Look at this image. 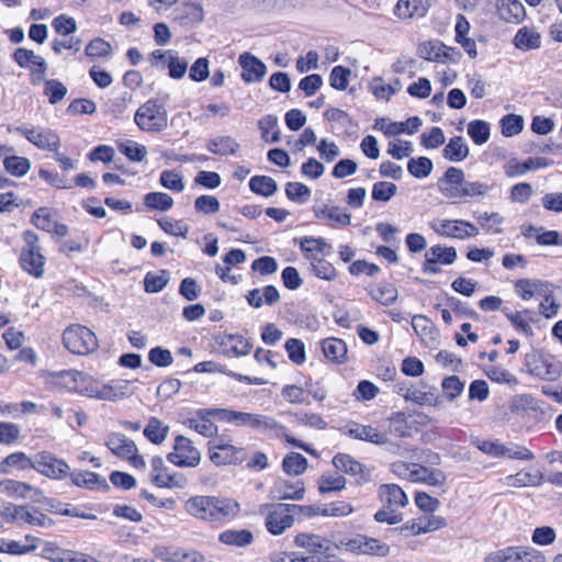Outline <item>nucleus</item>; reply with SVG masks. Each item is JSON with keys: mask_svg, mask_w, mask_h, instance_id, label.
Returning <instances> with one entry per match:
<instances>
[{"mask_svg": "<svg viewBox=\"0 0 562 562\" xmlns=\"http://www.w3.org/2000/svg\"><path fill=\"white\" fill-rule=\"evenodd\" d=\"M259 513L265 516L267 531L273 536L284 533L295 521L291 505L285 503L260 505Z\"/></svg>", "mask_w": 562, "mask_h": 562, "instance_id": "20e7f679", "label": "nucleus"}, {"mask_svg": "<svg viewBox=\"0 0 562 562\" xmlns=\"http://www.w3.org/2000/svg\"><path fill=\"white\" fill-rule=\"evenodd\" d=\"M37 229L54 233L59 237L68 233V227L65 224L58 223L55 215L45 207L37 209Z\"/></svg>", "mask_w": 562, "mask_h": 562, "instance_id": "2f4dec72", "label": "nucleus"}, {"mask_svg": "<svg viewBox=\"0 0 562 562\" xmlns=\"http://www.w3.org/2000/svg\"><path fill=\"white\" fill-rule=\"evenodd\" d=\"M311 189L301 182H288L285 184V195L290 201L302 204L311 196Z\"/></svg>", "mask_w": 562, "mask_h": 562, "instance_id": "774afa93", "label": "nucleus"}, {"mask_svg": "<svg viewBox=\"0 0 562 562\" xmlns=\"http://www.w3.org/2000/svg\"><path fill=\"white\" fill-rule=\"evenodd\" d=\"M169 281V272L160 270L158 274L148 272L144 278V288L147 293L160 292Z\"/></svg>", "mask_w": 562, "mask_h": 562, "instance_id": "e2e57ef3", "label": "nucleus"}, {"mask_svg": "<svg viewBox=\"0 0 562 562\" xmlns=\"http://www.w3.org/2000/svg\"><path fill=\"white\" fill-rule=\"evenodd\" d=\"M144 205L148 210L167 212L173 206V199L165 192H149L144 195Z\"/></svg>", "mask_w": 562, "mask_h": 562, "instance_id": "a18cd8bd", "label": "nucleus"}, {"mask_svg": "<svg viewBox=\"0 0 562 562\" xmlns=\"http://www.w3.org/2000/svg\"><path fill=\"white\" fill-rule=\"evenodd\" d=\"M430 228L446 238L468 239L479 235V228L464 220L435 218L429 223Z\"/></svg>", "mask_w": 562, "mask_h": 562, "instance_id": "423d86ee", "label": "nucleus"}, {"mask_svg": "<svg viewBox=\"0 0 562 562\" xmlns=\"http://www.w3.org/2000/svg\"><path fill=\"white\" fill-rule=\"evenodd\" d=\"M65 347L75 355H88L98 348V340L92 330L82 325H71L63 334Z\"/></svg>", "mask_w": 562, "mask_h": 562, "instance_id": "39448f33", "label": "nucleus"}, {"mask_svg": "<svg viewBox=\"0 0 562 562\" xmlns=\"http://www.w3.org/2000/svg\"><path fill=\"white\" fill-rule=\"evenodd\" d=\"M249 189L258 195L269 198L278 190L276 180L269 176H254L249 180Z\"/></svg>", "mask_w": 562, "mask_h": 562, "instance_id": "37998d69", "label": "nucleus"}, {"mask_svg": "<svg viewBox=\"0 0 562 562\" xmlns=\"http://www.w3.org/2000/svg\"><path fill=\"white\" fill-rule=\"evenodd\" d=\"M34 463L24 452H13L0 462V472L9 473L12 469L26 470L34 468Z\"/></svg>", "mask_w": 562, "mask_h": 562, "instance_id": "a19ab883", "label": "nucleus"}, {"mask_svg": "<svg viewBox=\"0 0 562 562\" xmlns=\"http://www.w3.org/2000/svg\"><path fill=\"white\" fill-rule=\"evenodd\" d=\"M379 495L384 506L389 508L404 507L408 503L407 495L397 484H383L379 488Z\"/></svg>", "mask_w": 562, "mask_h": 562, "instance_id": "393cba45", "label": "nucleus"}, {"mask_svg": "<svg viewBox=\"0 0 562 562\" xmlns=\"http://www.w3.org/2000/svg\"><path fill=\"white\" fill-rule=\"evenodd\" d=\"M446 474L436 468H428L418 463L413 464L411 482L425 483L431 486H442L446 483Z\"/></svg>", "mask_w": 562, "mask_h": 562, "instance_id": "aec40b11", "label": "nucleus"}, {"mask_svg": "<svg viewBox=\"0 0 562 562\" xmlns=\"http://www.w3.org/2000/svg\"><path fill=\"white\" fill-rule=\"evenodd\" d=\"M167 460L177 467L194 468L201 461V453L189 438L178 435L175 438L173 451L167 454Z\"/></svg>", "mask_w": 562, "mask_h": 562, "instance_id": "0eeeda50", "label": "nucleus"}, {"mask_svg": "<svg viewBox=\"0 0 562 562\" xmlns=\"http://www.w3.org/2000/svg\"><path fill=\"white\" fill-rule=\"evenodd\" d=\"M346 486V479L339 474H324L318 482V491L321 494L330 492H339Z\"/></svg>", "mask_w": 562, "mask_h": 562, "instance_id": "0e129e2a", "label": "nucleus"}, {"mask_svg": "<svg viewBox=\"0 0 562 562\" xmlns=\"http://www.w3.org/2000/svg\"><path fill=\"white\" fill-rule=\"evenodd\" d=\"M206 148L210 153L221 156L235 155L239 144L231 136H218L207 142Z\"/></svg>", "mask_w": 562, "mask_h": 562, "instance_id": "4c0bfd02", "label": "nucleus"}, {"mask_svg": "<svg viewBox=\"0 0 562 562\" xmlns=\"http://www.w3.org/2000/svg\"><path fill=\"white\" fill-rule=\"evenodd\" d=\"M105 446L109 450L120 459L125 460L137 451L135 442L120 432H111L105 437Z\"/></svg>", "mask_w": 562, "mask_h": 562, "instance_id": "412c9836", "label": "nucleus"}, {"mask_svg": "<svg viewBox=\"0 0 562 562\" xmlns=\"http://www.w3.org/2000/svg\"><path fill=\"white\" fill-rule=\"evenodd\" d=\"M134 122L144 132L159 133L168 126V114L164 105L150 99L136 110Z\"/></svg>", "mask_w": 562, "mask_h": 562, "instance_id": "7ed1b4c3", "label": "nucleus"}, {"mask_svg": "<svg viewBox=\"0 0 562 562\" xmlns=\"http://www.w3.org/2000/svg\"><path fill=\"white\" fill-rule=\"evenodd\" d=\"M442 155L450 161H462L469 155V147L462 136H454L449 139V143L445 146Z\"/></svg>", "mask_w": 562, "mask_h": 562, "instance_id": "c9c22d12", "label": "nucleus"}, {"mask_svg": "<svg viewBox=\"0 0 562 562\" xmlns=\"http://www.w3.org/2000/svg\"><path fill=\"white\" fill-rule=\"evenodd\" d=\"M299 245L305 259L310 262L313 261V258H321L318 254L323 256L333 254V246L324 237L304 236L300 238Z\"/></svg>", "mask_w": 562, "mask_h": 562, "instance_id": "a211bd4d", "label": "nucleus"}, {"mask_svg": "<svg viewBox=\"0 0 562 562\" xmlns=\"http://www.w3.org/2000/svg\"><path fill=\"white\" fill-rule=\"evenodd\" d=\"M442 397L452 402L461 395L464 390V383L457 375H450L441 382Z\"/></svg>", "mask_w": 562, "mask_h": 562, "instance_id": "680f3d73", "label": "nucleus"}, {"mask_svg": "<svg viewBox=\"0 0 562 562\" xmlns=\"http://www.w3.org/2000/svg\"><path fill=\"white\" fill-rule=\"evenodd\" d=\"M431 5L430 0H398L394 14L400 19L425 16Z\"/></svg>", "mask_w": 562, "mask_h": 562, "instance_id": "4be33fe9", "label": "nucleus"}, {"mask_svg": "<svg viewBox=\"0 0 562 562\" xmlns=\"http://www.w3.org/2000/svg\"><path fill=\"white\" fill-rule=\"evenodd\" d=\"M423 122L418 116H412L405 122H390L385 127L386 136H394L402 133L414 134L422 126Z\"/></svg>", "mask_w": 562, "mask_h": 562, "instance_id": "49530a36", "label": "nucleus"}, {"mask_svg": "<svg viewBox=\"0 0 562 562\" xmlns=\"http://www.w3.org/2000/svg\"><path fill=\"white\" fill-rule=\"evenodd\" d=\"M450 52L453 53V49L439 41L425 42L418 46V56L429 61L445 63L450 58Z\"/></svg>", "mask_w": 562, "mask_h": 562, "instance_id": "b1692460", "label": "nucleus"}, {"mask_svg": "<svg viewBox=\"0 0 562 562\" xmlns=\"http://www.w3.org/2000/svg\"><path fill=\"white\" fill-rule=\"evenodd\" d=\"M544 158H528L527 160L519 162L516 159H510L504 167L505 175L509 178L522 176L530 170H537L546 167Z\"/></svg>", "mask_w": 562, "mask_h": 562, "instance_id": "7c9ffc66", "label": "nucleus"}, {"mask_svg": "<svg viewBox=\"0 0 562 562\" xmlns=\"http://www.w3.org/2000/svg\"><path fill=\"white\" fill-rule=\"evenodd\" d=\"M210 460L215 465L243 463L246 460V451L241 447L233 445H217L216 441L209 442Z\"/></svg>", "mask_w": 562, "mask_h": 562, "instance_id": "9d476101", "label": "nucleus"}, {"mask_svg": "<svg viewBox=\"0 0 562 562\" xmlns=\"http://www.w3.org/2000/svg\"><path fill=\"white\" fill-rule=\"evenodd\" d=\"M184 509L195 519L223 526L235 520L241 508L232 497L195 495L186 501Z\"/></svg>", "mask_w": 562, "mask_h": 562, "instance_id": "f257e3e1", "label": "nucleus"}, {"mask_svg": "<svg viewBox=\"0 0 562 562\" xmlns=\"http://www.w3.org/2000/svg\"><path fill=\"white\" fill-rule=\"evenodd\" d=\"M499 15L509 23H519L526 14L525 7L519 0H502Z\"/></svg>", "mask_w": 562, "mask_h": 562, "instance_id": "e433bc0d", "label": "nucleus"}, {"mask_svg": "<svg viewBox=\"0 0 562 562\" xmlns=\"http://www.w3.org/2000/svg\"><path fill=\"white\" fill-rule=\"evenodd\" d=\"M305 495V486L302 481L290 482L284 479L274 481L270 488V496L278 501H301Z\"/></svg>", "mask_w": 562, "mask_h": 562, "instance_id": "ddd939ff", "label": "nucleus"}, {"mask_svg": "<svg viewBox=\"0 0 562 562\" xmlns=\"http://www.w3.org/2000/svg\"><path fill=\"white\" fill-rule=\"evenodd\" d=\"M529 372L541 380L555 381L561 374V367L558 362L551 361L543 356L532 355L531 359L527 360Z\"/></svg>", "mask_w": 562, "mask_h": 562, "instance_id": "4468645a", "label": "nucleus"}, {"mask_svg": "<svg viewBox=\"0 0 562 562\" xmlns=\"http://www.w3.org/2000/svg\"><path fill=\"white\" fill-rule=\"evenodd\" d=\"M159 184L167 190L180 193L184 190L183 177L176 169L162 170L159 175Z\"/></svg>", "mask_w": 562, "mask_h": 562, "instance_id": "de8ad7c7", "label": "nucleus"}, {"mask_svg": "<svg viewBox=\"0 0 562 562\" xmlns=\"http://www.w3.org/2000/svg\"><path fill=\"white\" fill-rule=\"evenodd\" d=\"M502 312L517 331L528 337L533 335L530 324L537 321L535 317H522L518 312H512L508 307H504Z\"/></svg>", "mask_w": 562, "mask_h": 562, "instance_id": "8fccbe9b", "label": "nucleus"}, {"mask_svg": "<svg viewBox=\"0 0 562 562\" xmlns=\"http://www.w3.org/2000/svg\"><path fill=\"white\" fill-rule=\"evenodd\" d=\"M34 487L31 484L7 479L0 482V493L15 499L25 498L33 492Z\"/></svg>", "mask_w": 562, "mask_h": 562, "instance_id": "58836bf2", "label": "nucleus"}, {"mask_svg": "<svg viewBox=\"0 0 562 562\" xmlns=\"http://www.w3.org/2000/svg\"><path fill=\"white\" fill-rule=\"evenodd\" d=\"M71 481L75 485L88 490H110V485L108 484L106 480L103 476L90 471H80L71 473Z\"/></svg>", "mask_w": 562, "mask_h": 562, "instance_id": "a878e982", "label": "nucleus"}, {"mask_svg": "<svg viewBox=\"0 0 562 562\" xmlns=\"http://www.w3.org/2000/svg\"><path fill=\"white\" fill-rule=\"evenodd\" d=\"M167 68L172 79H181L188 70V61L186 58H180L176 50L169 49Z\"/></svg>", "mask_w": 562, "mask_h": 562, "instance_id": "338daca9", "label": "nucleus"}, {"mask_svg": "<svg viewBox=\"0 0 562 562\" xmlns=\"http://www.w3.org/2000/svg\"><path fill=\"white\" fill-rule=\"evenodd\" d=\"M521 546H512L490 552L484 562H518Z\"/></svg>", "mask_w": 562, "mask_h": 562, "instance_id": "052dcab7", "label": "nucleus"}, {"mask_svg": "<svg viewBox=\"0 0 562 562\" xmlns=\"http://www.w3.org/2000/svg\"><path fill=\"white\" fill-rule=\"evenodd\" d=\"M176 19L183 24L199 23L203 20V9L201 4L188 2L177 10Z\"/></svg>", "mask_w": 562, "mask_h": 562, "instance_id": "09e8293b", "label": "nucleus"}, {"mask_svg": "<svg viewBox=\"0 0 562 562\" xmlns=\"http://www.w3.org/2000/svg\"><path fill=\"white\" fill-rule=\"evenodd\" d=\"M322 350L325 358L333 362H341L347 355L345 341L334 337L323 340Z\"/></svg>", "mask_w": 562, "mask_h": 562, "instance_id": "ea45409f", "label": "nucleus"}, {"mask_svg": "<svg viewBox=\"0 0 562 562\" xmlns=\"http://www.w3.org/2000/svg\"><path fill=\"white\" fill-rule=\"evenodd\" d=\"M422 389L415 387L409 402H414L422 406L437 407L442 403V396L438 393L435 386H428L425 383H420Z\"/></svg>", "mask_w": 562, "mask_h": 562, "instance_id": "473e14b6", "label": "nucleus"}, {"mask_svg": "<svg viewBox=\"0 0 562 562\" xmlns=\"http://www.w3.org/2000/svg\"><path fill=\"white\" fill-rule=\"evenodd\" d=\"M435 262L441 265H452L457 260V250L454 247L434 245L426 252Z\"/></svg>", "mask_w": 562, "mask_h": 562, "instance_id": "5fc2aeb1", "label": "nucleus"}, {"mask_svg": "<svg viewBox=\"0 0 562 562\" xmlns=\"http://www.w3.org/2000/svg\"><path fill=\"white\" fill-rule=\"evenodd\" d=\"M117 148L120 153L126 156L130 160L136 162L144 160L147 155V149L144 145L130 139L119 143Z\"/></svg>", "mask_w": 562, "mask_h": 562, "instance_id": "13d9d810", "label": "nucleus"}, {"mask_svg": "<svg viewBox=\"0 0 562 562\" xmlns=\"http://www.w3.org/2000/svg\"><path fill=\"white\" fill-rule=\"evenodd\" d=\"M169 426L157 417H150L144 428V436L153 443L160 445L168 436Z\"/></svg>", "mask_w": 562, "mask_h": 562, "instance_id": "79ce46f5", "label": "nucleus"}, {"mask_svg": "<svg viewBox=\"0 0 562 562\" xmlns=\"http://www.w3.org/2000/svg\"><path fill=\"white\" fill-rule=\"evenodd\" d=\"M334 467L346 474L359 475L363 472V464L347 453H337L333 458Z\"/></svg>", "mask_w": 562, "mask_h": 562, "instance_id": "c03bdc74", "label": "nucleus"}, {"mask_svg": "<svg viewBox=\"0 0 562 562\" xmlns=\"http://www.w3.org/2000/svg\"><path fill=\"white\" fill-rule=\"evenodd\" d=\"M294 543L297 547L306 549L312 553L311 557H315L316 560H321V558H329L334 554L331 541L318 535L304 532L299 533L294 538Z\"/></svg>", "mask_w": 562, "mask_h": 562, "instance_id": "9b49d317", "label": "nucleus"}, {"mask_svg": "<svg viewBox=\"0 0 562 562\" xmlns=\"http://www.w3.org/2000/svg\"><path fill=\"white\" fill-rule=\"evenodd\" d=\"M315 216L319 220H326L330 227H346L351 223V214L338 206L324 204L322 207L314 209Z\"/></svg>", "mask_w": 562, "mask_h": 562, "instance_id": "2eb2a0df", "label": "nucleus"}, {"mask_svg": "<svg viewBox=\"0 0 562 562\" xmlns=\"http://www.w3.org/2000/svg\"><path fill=\"white\" fill-rule=\"evenodd\" d=\"M130 385L131 383L127 380H116L112 381L111 384L103 385L99 390L92 378L89 375V382H86V386L81 391L82 395L89 397L115 402L131 393Z\"/></svg>", "mask_w": 562, "mask_h": 562, "instance_id": "6e6552de", "label": "nucleus"}, {"mask_svg": "<svg viewBox=\"0 0 562 562\" xmlns=\"http://www.w3.org/2000/svg\"><path fill=\"white\" fill-rule=\"evenodd\" d=\"M370 296L382 305H392L397 299V290L391 283H384L369 292Z\"/></svg>", "mask_w": 562, "mask_h": 562, "instance_id": "4d7b16f0", "label": "nucleus"}, {"mask_svg": "<svg viewBox=\"0 0 562 562\" xmlns=\"http://www.w3.org/2000/svg\"><path fill=\"white\" fill-rule=\"evenodd\" d=\"M43 93L48 98L50 104H56L65 98L67 88L58 80L48 79L44 82Z\"/></svg>", "mask_w": 562, "mask_h": 562, "instance_id": "69168bd1", "label": "nucleus"}, {"mask_svg": "<svg viewBox=\"0 0 562 562\" xmlns=\"http://www.w3.org/2000/svg\"><path fill=\"white\" fill-rule=\"evenodd\" d=\"M221 408H200L192 416L183 420V425L195 430L203 437H213L217 434V426L211 420L212 417L220 420Z\"/></svg>", "mask_w": 562, "mask_h": 562, "instance_id": "1a4fd4ad", "label": "nucleus"}, {"mask_svg": "<svg viewBox=\"0 0 562 562\" xmlns=\"http://www.w3.org/2000/svg\"><path fill=\"white\" fill-rule=\"evenodd\" d=\"M543 482V474L539 471H519L516 474L507 475L505 483L510 487L539 486Z\"/></svg>", "mask_w": 562, "mask_h": 562, "instance_id": "72a5a7b5", "label": "nucleus"}, {"mask_svg": "<svg viewBox=\"0 0 562 562\" xmlns=\"http://www.w3.org/2000/svg\"><path fill=\"white\" fill-rule=\"evenodd\" d=\"M432 168V161L427 157L411 158L407 162L408 172L418 179L428 177Z\"/></svg>", "mask_w": 562, "mask_h": 562, "instance_id": "bf43d9fd", "label": "nucleus"}, {"mask_svg": "<svg viewBox=\"0 0 562 562\" xmlns=\"http://www.w3.org/2000/svg\"><path fill=\"white\" fill-rule=\"evenodd\" d=\"M516 293L525 301L530 300L536 294L542 295L548 292L550 284L541 280L519 279L515 282Z\"/></svg>", "mask_w": 562, "mask_h": 562, "instance_id": "cd10ccee", "label": "nucleus"}, {"mask_svg": "<svg viewBox=\"0 0 562 562\" xmlns=\"http://www.w3.org/2000/svg\"><path fill=\"white\" fill-rule=\"evenodd\" d=\"M307 468V459L297 452L288 453L282 461V469L286 474L300 475Z\"/></svg>", "mask_w": 562, "mask_h": 562, "instance_id": "3c124183", "label": "nucleus"}, {"mask_svg": "<svg viewBox=\"0 0 562 562\" xmlns=\"http://www.w3.org/2000/svg\"><path fill=\"white\" fill-rule=\"evenodd\" d=\"M412 327L416 335L424 342H435L437 339V330L432 322L424 315H415L412 318Z\"/></svg>", "mask_w": 562, "mask_h": 562, "instance_id": "f704fd0d", "label": "nucleus"}, {"mask_svg": "<svg viewBox=\"0 0 562 562\" xmlns=\"http://www.w3.org/2000/svg\"><path fill=\"white\" fill-rule=\"evenodd\" d=\"M311 263V271L312 273L323 280L326 281H333L337 277V270L326 259L322 258H313V261Z\"/></svg>", "mask_w": 562, "mask_h": 562, "instance_id": "6e6d98bb", "label": "nucleus"}, {"mask_svg": "<svg viewBox=\"0 0 562 562\" xmlns=\"http://www.w3.org/2000/svg\"><path fill=\"white\" fill-rule=\"evenodd\" d=\"M69 470L68 464L57 459L49 453H41L37 460V472L52 479H61L67 475Z\"/></svg>", "mask_w": 562, "mask_h": 562, "instance_id": "6ab92c4d", "label": "nucleus"}, {"mask_svg": "<svg viewBox=\"0 0 562 562\" xmlns=\"http://www.w3.org/2000/svg\"><path fill=\"white\" fill-rule=\"evenodd\" d=\"M23 237L25 245L21 249L19 262L23 270L35 276V234L26 231Z\"/></svg>", "mask_w": 562, "mask_h": 562, "instance_id": "c85d7f7f", "label": "nucleus"}, {"mask_svg": "<svg viewBox=\"0 0 562 562\" xmlns=\"http://www.w3.org/2000/svg\"><path fill=\"white\" fill-rule=\"evenodd\" d=\"M517 49L528 52L541 46V36L535 27H520L513 41Z\"/></svg>", "mask_w": 562, "mask_h": 562, "instance_id": "bb28decb", "label": "nucleus"}, {"mask_svg": "<svg viewBox=\"0 0 562 562\" xmlns=\"http://www.w3.org/2000/svg\"><path fill=\"white\" fill-rule=\"evenodd\" d=\"M218 344L226 356H246L252 348V344L241 335H224Z\"/></svg>", "mask_w": 562, "mask_h": 562, "instance_id": "5701e85b", "label": "nucleus"}, {"mask_svg": "<svg viewBox=\"0 0 562 562\" xmlns=\"http://www.w3.org/2000/svg\"><path fill=\"white\" fill-rule=\"evenodd\" d=\"M37 379L44 384L45 389L52 392L67 390L82 394L86 382H89V375L77 370H61L55 372H40Z\"/></svg>", "mask_w": 562, "mask_h": 562, "instance_id": "f03ea898", "label": "nucleus"}, {"mask_svg": "<svg viewBox=\"0 0 562 562\" xmlns=\"http://www.w3.org/2000/svg\"><path fill=\"white\" fill-rule=\"evenodd\" d=\"M344 432L353 439L369 441L375 445H384L387 442L385 434L380 432L376 428L369 425L350 423L344 428Z\"/></svg>", "mask_w": 562, "mask_h": 562, "instance_id": "f3484780", "label": "nucleus"}, {"mask_svg": "<svg viewBox=\"0 0 562 562\" xmlns=\"http://www.w3.org/2000/svg\"><path fill=\"white\" fill-rule=\"evenodd\" d=\"M473 217L484 231L493 234L501 233L499 225L503 223L504 218L499 213L474 212Z\"/></svg>", "mask_w": 562, "mask_h": 562, "instance_id": "603ef678", "label": "nucleus"}, {"mask_svg": "<svg viewBox=\"0 0 562 562\" xmlns=\"http://www.w3.org/2000/svg\"><path fill=\"white\" fill-rule=\"evenodd\" d=\"M468 135L475 145H483L491 135L490 124L482 120H473L468 124Z\"/></svg>", "mask_w": 562, "mask_h": 562, "instance_id": "864d4df0", "label": "nucleus"}, {"mask_svg": "<svg viewBox=\"0 0 562 562\" xmlns=\"http://www.w3.org/2000/svg\"><path fill=\"white\" fill-rule=\"evenodd\" d=\"M241 67L240 77L246 83L260 82L267 74V66L250 53H243L238 57Z\"/></svg>", "mask_w": 562, "mask_h": 562, "instance_id": "f8f14e48", "label": "nucleus"}, {"mask_svg": "<svg viewBox=\"0 0 562 562\" xmlns=\"http://www.w3.org/2000/svg\"><path fill=\"white\" fill-rule=\"evenodd\" d=\"M218 541L225 546L245 548L254 542V535L248 529H226L218 535Z\"/></svg>", "mask_w": 562, "mask_h": 562, "instance_id": "c756f323", "label": "nucleus"}, {"mask_svg": "<svg viewBox=\"0 0 562 562\" xmlns=\"http://www.w3.org/2000/svg\"><path fill=\"white\" fill-rule=\"evenodd\" d=\"M249 428L268 437L282 438L286 427L273 417L262 414H254Z\"/></svg>", "mask_w": 562, "mask_h": 562, "instance_id": "dca6fc26", "label": "nucleus"}]
</instances>
